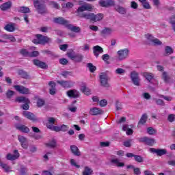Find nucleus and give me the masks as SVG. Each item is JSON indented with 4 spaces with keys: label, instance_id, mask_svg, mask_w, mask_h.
<instances>
[{
    "label": "nucleus",
    "instance_id": "1",
    "mask_svg": "<svg viewBox=\"0 0 175 175\" xmlns=\"http://www.w3.org/2000/svg\"><path fill=\"white\" fill-rule=\"evenodd\" d=\"M33 3L38 14H44L45 13H47V8H46V4H44V1L33 0Z\"/></svg>",
    "mask_w": 175,
    "mask_h": 175
},
{
    "label": "nucleus",
    "instance_id": "2",
    "mask_svg": "<svg viewBox=\"0 0 175 175\" xmlns=\"http://www.w3.org/2000/svg\"><path fill=\"white\" fill-rule=\"evenodd\" d=\"M36 39L33 40V43L36 44H46V43H50L51 38L42 36V34H38Z\"/></svg>",
    "mask_w": 175,
    "mask_h": 175
},
{
    "label": "nucleus",
    "instance_id": "3",
    "mask_svg": "<svg viewBox=\"0 0 175 175\" xmlns=\"http://www.w3.org/2000/svg\"><path fill=\"white\" fill-rule=\"evenodd\" d=\"M15 102H18V103H25L23 105H22L23 110H28V109H29L30 101L28 98L24 96H18L16 97Z\"/></svg>",
    "mask_w": 175,
    "mask_h": 175
},
{
    "label": "nucleus",
    "instance_id": "4",
    "mask_svg": "<svg viewBox=\"0 0 175 175\" xmlns=\"http://www.w3.org/2000/svg\"><path fill=\"white\" fill-rule=\"evenodd\" d=\"M100 83L102 87L109 88L110 84H109V76L105 72H101L99 75Z\"/></svg>",
    "mask_w": 175,
    "mask_h": 175
},
{
    "label": "nucleus",
    "instance_id": "5",
    "mask_svg": "<svg viewBox=\"0 0 175 175\" xmlns=\"http://www.w3.org/2000/svg\"><path fill=\"white\" fill-rule=\"evenodd\" d=\"M130 77L131 79V81L134 85H136L137 87H140V76H139V74L136 71H133L130 74Z\"/></svg>",
    "mask_w": 175,
    "mask_h": 175
},
{
    "label": "nucleus",
    "instance_id": "6",
    "mask_svg": "<svg viewBox=\"0 0 175 175\" xmlns=\"http://www.w3.org/2000/svg\"><path fill=\"white\" fill-rule=\"evenodd\" d=\"M118 54V61H124V59H126L129 56V49H124L119 50L117 53Z\"/></svg>",
    "mask_w": 175,
    "mask_h": 175
},
{
    "label": "nucleus",
    "instance_id": "7",
    "mask_svg": "<svg viewBox=\"0 0 175 175\" xmlns=\"http://www.w3.org/2000/svg\"><path fill=\"white\" fill-rule=\"evenodd\" d=\"M140 143H145L147 146L152 147L155 144V139L154 138H150L148 137H142L139 139Z\"/></svg>",
    "mask_w": 175,
    "mask_h": 175
},
{
    "label": "nucleus",
    "instance_id": "8",
    "mask_svg": "<svg viewBox=\"0 0 175 175\" xmlns=\"http://www.w3.org/2000/svg\"><path fill=\"white\" fill-rule=\"evenodd\" d=\"M57 83L59 84L63 88H72L75 85L73 81H57Z\"/></svg>",
    "mask_w": 175,
    "mask_h": 175
},
{
    "label": "nucleus",
    "instance_id": "9",
    "mask_svg": "<svg viewBox=\"0 0 175 175\" xmlns=\"http://www.w3.org/2000/svg\"><path fill=\"white\" fill-rule=\"evenodd\" d=\"M68 58H70L72 61H75V62H81L83 60V55L81 54H75L73 53H68Z\"/></svg>",
    "mask_w": 175,
    "mask_h": 175
},
{
    "label": "nucleus",
    "instance_id": "10",
    "mask_svg": "<svg viewBox=\"0 0 175 175\" xmlns=\"http://www.w3.org/2000/svg\"><path fill=\"white\" fill-rule=\"evenodd\" d=\"M14 88L19 92L20 94H23L25 95H28L29 94V89L20 85H14Z\"/></svg>",
    "mask_w": 175,
    "mask_h": 175
},
{
    "label": "nucleus",
    "instance_id": "11",
    "mask_svg": "<svg viewBox=\"0 0 175 175\" xmlns=\"http://www.w3.org/2000/svg\"><path fill=\"white\" fill-rule=\"evenodd\" d=\"M66 95L68 98H73L74 99H76L77 98H80V92L76 89L70 90L67 91Z\"/></svg>",
    "mask_w": 175,
    "mask_h": 175
},
{
    "label": "nucleus",
    "instance_id": "12",
    "mask_svg": "<svg viewBox=\"0 0 175 175\" xmlns=\"http://www.w3.org/2000/svg\"><path fill=\"white\" fill-rule=\"evenodd\" d=\"M19 157L20 153H18V150H14L13 154L12 153H8L6 155V159H8V161H16V159H18Z\"/></svg>",
    "mask_w": 175,
    "mask_h": 175
},
{
    "label": "nucleus",
    "instance_id": "13",
    "mask_svg": "<svg viewBox=\"0 0 175 175\" xmlns=\"http://www.w3.org/2000/svg\"><path fill=\"white\" fill-rule=\"evenodd\" d=\"M54 23H56V24H60L62 25H64V27H68L69 24V21L65 20L62 17H59V18H54Z\"/></svg>",
    "mask_w": 175,
    "mask_h": 175
},
{
    "label": "nucleus",
    "instance_id": "14",
    "mask_svg": "<svg viewBox=\"0 0 175 175\" xmlns=\"http://www.w3.org/2000/svg\"><path fill=\"white\" fill-rule=\"evenodd\" d=\"M150 152H154L159 157H162V155L166 154L167 150L166 149H155L154 148H150Z\"/></svg>",
    "mask_w": 175,
    "mask_h": 175
},
{
    "label": "nucleus",
    "instance_id": "15",
    "mask_svg": "<svg viewBox=\"0 0 175 175\" xmlns=\"http://www.w3.org/2000/svg\"><path fill=\"white\" fill-rule=\"evenodd\" d=\"M90 116H100V114H103V111L98 107L91 108L89 111Z\"/></svg>",
    "mask_w": 175,
    "mask_h": 175
},
{
    "label": "nucleus",
    "instance_id": "16",
    "mask_svg": "<svg viewBox=\"0 0 175 175\" xmlns=\"http://www.w3.org/2000/svg\"><path fill=\"white\" fill-rule=\"evenodd\" d=\"M23 116L27 118V120H30V121H38V118H36L35 114L29 111H24Z\"/></svg>",
    "mask_w": 175,
    "mask_h": 175
},
{
    "label": "nucleus",
    "instance_id": "17",
    "mask_svg": "<svg viewBox=\"0 0 175 175\" xmlns=\"http://www.w3.org/2000/svg\"><path fill=\"white\" fill-rule=\"evenodd\" d=\"M12 5L13 3L12 1H7L0 5V9L2 12H6V10L12 8Z\"/></svg>",
    "mask_w": 175,
    "mask_h": 175
},
{
    "label": "nucleus",
    "instance_id": "18",
    "mask_svg": "<svg viewBox=\"0 0 175 175\" xmlns=\"http://www.w3.org/2000/svg\"><path fill=\"white\" fill-rule=\"evenodd\" d=\"M79 17H81V18H85L86 20H90L91 21H93L94 13L82 12L79 14Z\"/></svg>",
    "mask_w": 175,
    "mask_h": 175
},
{
    "label": "nucleus",
    "instance_id": "19",
    "mask_svg": "<svg viewBox=\"0 0 175 175\" xmlns=\"http://www.w3.org/2000/svg\"><path fill=\"white\" fill-rule=\"evenodd\" d=\"M103 53V49L99 45H96L93 47V54L96 58L99 57V54H102Z\"/></svg>",
    "mask_w": 175,
    "mask_h": 175
},
{
    "label": "nucleus",
    "instance_id": "20",
    "mask_svg": "<svg viewBox=\"0 0 175 175\" xmlns=\"http://www.w3.org/2000/svg\"><path fill=\"white\" fill-rule=\"evenodd\" d=\"M70 148L71 152L73 154V155H75V157H80L81 155L79 148H77V146H76L75 145H71L70 146Z\"/></svg>",
    "mask_w": 175,
    "mask_h": 175
},
{
    "label": "nucleus",
    "instance_id": "21",
    "mask_svg": "<svg viewBox=\"0 0 175 175\" xmlns=\"http://www.w3.org/2000/svg\"><path fill=\"white\" fill-rule=\"evenodd\" d=\"M113 31L112 30L111 28L109 27H105L102 31H101V35L102 36L106 37V36H110L111 33H113Z\"/></svg>",
    "mask_w": 175,
    "mask_h": 175
},
{
    "label": "nucleus",
    "instance_id": "22",
    "mask_svg": "<svg viewBox=\"0 0 175 175\" xmlns=\"http://www.w3.org/2000/svg\"><path fill=\"white\" fill-rule=\"evenodd\" d=\"M114 9L116 12L119 13V14H126V8L120 5H117L114 7Z\"/></svg>",
    "mask_w": 175,
    "mask_h": 175
},
{
    "label": "nucleus",
    "instance_id": "23",
    "mask_svg": "<svg viewBox=\"0 0 175 175\" xmlns=\"http://www.w3.org/2000/svg\"><path fill=\"white\" fill-rule=\"evenodd\" d=\"M33 64H34L36 66H38V68H41L42 69H46V68H47L46 63L41 62L40 60L35 59L33 61Z\"/></svg>",
    "mask_w": 175,
    "mask_h": 175
},
{
    "label": "nucleus",
    "instance_id": "24",
    "mask_svg": "<svg viewBox=\"0 0 175 175\" xmlns=\"http://www.w3.org/2000/svg\"><path fill=\"white\" fill-rule=\"evenodd\" d=\"M66 28H68V29H70V31H72V32H75L77 33L81 31V29H80V27L74 26L70 23H68Z\"/></svg>",
    "mask_w": 175,
    "mask_h": 175
},
{
    "label": "nucleus",
    "instance_id": "25",
    "mask_svg": "<svg viewBox=\"0 0 175 175\" xmlns=\"http://www.w3.org/2000/svg\"><path fill=\"white\" fill-rule=\"evenodd\" d=\"M16 129H18V131H21V132H23V133H28L29 132V128L27 127L24 124L17 125Z\"/></svg>",
    "mask_w": 175,
    "mask_h": 175
},
{
    "label": "nucleus",
    "instance_id": "26",
    "mask_svg": "<svg viewBox=\"0 0 175 175\" xmlns=\"http://www.w3.org/2000/svg\"><path fill=\"white\" fill-rule=\"evenodd\" d=\"M111 162L113 166H117L118 167H122L125 166V164L124 163L120 162L118 159H113L111 160Z\"/></svg>",
    "mask_w": 175,
    "mask_h": 175
},
{
    "label": "nucleus",
    "instance_id": "27",
    "mask_svg": "<svg viewBox=\"0 0 175 175\" xmlns=\"http://www.w3.org/2000/svg\"><path fill=\"white\" fill-rule=\"evenodd\" d=\"M45 146L48 148H55V147H57V141H55V139H52L48 143H46Z\"/></svg>",
    "mask_w": 175,
    "mask_h": 175
},
{
    "label": "nucleus",
    "instance_id": "28",
    "mask_svg": "<svg viewBox=\"0 0 175 175\" xmlns=\"http://www.w3.org/2000/svg\"><path fill=\"white\" fill-rule=\"evenodd\" d=\"M4 29L8 32H14L16 28L14 27V23L8 24L5 26Z\"/></svg>",
    "mask_w": 175,
    "mask_h": 175
},
{
    "label": "nucleus",
    "instance_id": "29",
    "mask_svg": "<svg viewBox=\"0 0 175 175\" xmlns=\"http://www.w3.org/2000/svg\"><path fill=\"white\" fill-rule=\"evenodd\" d=\"M173 53H174L173 48H172L170 46H166L165 47V53H164L165 57L171 55V54H173Z\"/></svg>",
    "mask_w": 175,
    "mask_h": 175
},
{
    "label": "nucleus",
    "instance_id": "30",
    "mask_svg": "<svg viewBox=\"0 0 175 175\" xmlns=\"http://www.w3.org/2000/svg\"><path fill=\"white\" fill-rule=\"evenodd\" d=\"M103 19V14L99 13L97 14H93V21H100Z\"/></svg>",
    "mask_w": 175,
    "mask_h": 175
},
{
    "label": "nucleus",
    "instance_id": "31",
    "mask_svg": "<svg viewBox=\"0 0 175 175\" xmlns=\"http://www.w3.org/2000/svg\"><path fill=\"white\" fill-rule=\"evenodd\" d=\"M144 77L149 82H150L151 80H152L154 79V75H152V73H150V72L144 73Z\"/></svg>",
    "mask_w": 175,
    "mask_h": 175
},
{
    "label": "nucleus",
    "instance_id": "32",
    "mask_svg": "<svg viewBox=\"0 0 175 175\" xmlns=\"http://www.w3.org/2000/svg\"><path fill=\"white\" fill-rule=\"evenodd\" d=\"M81 91L85 94V95H91V90L90 88L85 87V86H82L81 88Z\"/></svg>",
    "mask_w": 175,
    "mask_h": 175
},
{
    "label": "nucleus",
    "instance_id": "33",
    "mask_svg": "<svg viewBox=\"0 0 175 175\" xmlns=\"http://www.w3.org/2000/svg\"><path fill=\"white\" fill-rule=\"evenodd\" d=\"M147 122V114L144 113L142 115L140 120L138 122L139 125H144V124H146Z\"/></svg>",
    "mask_w": 175,
    "mask_h": 175
},
{
    "label": "nucleus",
    "instance_id": "34",
    "mask_svg": "<svg viewBox=\"0 0 175 175\" xmlns=\"http://www.w3.org/2000/svg\"><path fill=\"white\" fill-rule=\"evenodd\" d=\"M162 79L163 80V81H165V83H169L170 80V77L169 76V75H167V72H163L162 73Z\"/></svg>",
    "mask_w": 175,
    "mask_h": 175
},
{
    "label": "nucleus",
    "instance_id": "35",
    "mask_svg": "<svg viewBox=\"0 0 175 175\" xmlns=\"http://www.w3.org/2000/svg\"><path fill=\"white\" fill-rule=\"evenodd\" d=\"M92 169L89 167H85L83 175H92Z\"/></svg>",
    "mask_w": 175,
    "mask_h": 175
},
{
    "label": "nucleus",
    "instance_id": "36",
    "mask_svg": "<svg viewBox=\"0 0 175 175\" xmlns=\"http://www.w3.org/2000/svg\"><path fill=\"white\" fill-rule=\"evenodd\" d=\"M18 75H20L23 79H29L28 73L23 70L18 71Z\"/></svg>",
    "mask_w": 175,
    "mask_h": 175
},
{
    "label": "nucleus",
    "instance_id": "37",
    "mask_svg": "<svg viewBox=\"0 0 175 175\" xmlns=\"http://www.w3.org/2000/svg\"><path fill=\"white\" fill-rule=\"evenodd\" d=\"M18 12H20V13H30L31 10L28 7H21Z\"/></svg>",
    "mask_w": 175,
    "mask_h": 175
},
{
    "label": "nucleus",
    "instance_id": "38",
    "mask_svg": "<svg viewBox=\"0 0 175 175\" xmlns=\"http://www.w3.org/2000/svg\"><path fill=\"white\" fill-rule=\"evenodd\" d=\"M62 6L63 8H66L67 9H72V8L75 6V4H73V3L71 2H68L66 3L62 4Z\"/></svg>",
    "mask_w": 175,
    "mask_h": 175
},
{
    "label": "nucleus",
    "instance_id": "39",
    "mask_svg": "<svg viewBox=\"0 0 175 175\" xmlns=\"http://www.w3.org/2000/svg\"><path fill=\"white\" fill-rule=\"evenodd\" d=\"M85 10L88 12H92L94 10V5L90 3H85Z\"/></svg>",
    "mask_w": 175,
    "mask_h": 175
},
{
    "label": "nucleus",
    "instance_id": "40",
    "mask_svg": "<svg viewBox=\"0 0 175 175\" xmlns=\"http://www.w3.org/2000/svg\"><path fill=\"white\" fill-rule=\"evenodd\" d=\"M2 169L5 170L6 173H9V172H12V167L8 165V164H2L1 165Z\"/></svg>",
    "mask_w": 175,
    "mask_h": 175
},
{
    "label": "nucleus",
    "instance_id": "41",
    "mask_svg": "<svg viewBox=\"0 0 175 175\" xmlns=\"http://www.w3.org/2000/svg\"><path fill=\"white\" fill-rule=\"evenodd\" d=\"M88 68H89V70L92 72L94 73L96 70V67L92 64V63H88Z\"/></svg>",
    "mask_w": 175,
    "mask_h": 175
},
{
    "label": "nucleus",
    "instance_id": "42",
    "mask_svg": "<svg viewBox=\"0 0 175 175\" xmlns=\"http://www.w3.org/2000/svg\"><path fill=\"white\" fill-rule=\"evenodd\" d=\"M70 163L71 166H74L75 167H77V169H80V165L77 164L75 159H71L70 160Z\"/></svg>",
    "mask_w": 175,
    "mask_h": 175
},
{
    "label": "nucleus",
    "instance_id": "43",
    "mask_svg": "<svg viewBox=\"0 0 175 175\" xmlns=\"http://www.w3.org/2000/svg\"><path fill=\"white\" fill-rule=\"evenodd\" d=\"M145 38L147 39V40L150 42V43H152L154 39H155V37H153L152 35L150 33L145 35Z\"/></svg>",
    "mask_w": 175,
    "mask_h": 175
},
{
    "label": "nucleus",
    "instance_id": "44",
    "mask_svg": "<svg viewBox=\"0 0 175 175\" xmlns=\"http://www.w3.org/2000/svg\"><path fill=\"white\" fill-rule=\"evenodd\" d=\"M13 95H14V91L13 90H8L5 93V96H7L8 99H11Z\"/></svg>",
    "mask_w": 175,
    "mask_h": 175
},
{
    "label": "nucleus",
    "instance_id": "45",
    "mask_svg": "<svg viewBox=\"0 0 175 175\" xmlns=\"http://www.w3.org/2000/svg\"><path fill=\"white\" fill-rule=\"evenodd\" d=\"M144 9H151V5H150V3H148V1H147V0L146 1H144L142 3Z\"/></svg>",
    "mask_w": 175,
    "mask_h": 175
},
{
    "label": "nucleus",
    "instance_id": "46",
    "mask_svg": "<svg viewBox=\"0 0 175 175\" xmlns=\"http://www.w3.org/2000/svg\"><path fill=\"white\" fill-rule=\"evenodd\" d=\"M152 43L154 45V46H161V44H162V42L161 40H159V39L154 38L153 40V42H152Z\"/></svg>",
    "mask_w": 175,
    "mask_h": 175
},
{
    "label": "nucleus",
    "instance_id": "47",
    "mask_svg": "<svg viewBox=\"0 0 175 175\" xmlns=\"http://www.w3.org/2000/svg\"><path fill=\"white\" fill-rule=\"evenodd\" d=\"M98 4L101 6V8H108L107 5V0L105 1V0H100L98 2Z\"/></svg>",
    "mask_w": 175,
    "mask_h": 175
},
{
    "label": "nucleus",
    "instance_id": "48",
    "mask_svg": "<svg viewBox=\"0 0 175 175\" xmlns=\"http://www.w3.org/2000/svg\"><path fill=\"white\" fill-rule=\"evenodd\" d=\"M81 12H85V6L84 4L82 6L79 7L77 10V13L79 14H81Z\"/></svg>",
    "mask_w": 175,
    "mask_h": 175
},
{
    "label": "nucleus",
    "instance_id": "49",
    "mask_svg": "<svg viewBox=\"0 0 175 175\" xmlns=\"http://www.w3.org/2000/svg\"><path fill=\"white\" fill-rule=\"evenodd\" d=\"M69 130V126L62 124L60 126V132H67Z\"/></svg>",
    "mask_w": 175,
    "mask_h": 175
},
{
    "label": "nucleus",
    "instance_id": "50",
    "mask_svg": "<svg viewBox=\"0 0 175 175\" xmlns=\"http://www.w3.org/2000/svg\"><path fill=\"white\" fill-rule=\"evenodd\" d=\"M116 75H124L125 70L123 68H118L115 70Z\"/></svg>",
    "mask_w": 175,
    "mask_h": 175
},
{
    "label": "nucleus",
    "instance_id": "51",
    "mask_svg": "<svg viewBox=\"0 0 175 175\" xmlns=\"http://www.w3.org/2000/svg\"><path fill=\"white\" fill-rule=\"evenodd\" d=\"M147 132H148V135H154V134L157 133V131H155V129H152V127L148 128Z\"/></svg>",
    "mask_w": 175,
    "mask_h": 175
},
{
    "label": "nucleus",
    "instance_id": "52",
    "mask_svg": "<svg viewBox=\"0 0 175 175\" xmlns=\"http://www.w3.org/2000/svg\"><path fill=\"white\" fill-rule=\"evenodd\" d=\"M44 100L42 98H39L37 101V106L38 107H42V106H44Z\"/></svg>",
    "mask_w": 175,
    "mask_h": 175
},
{
    "label": "nucleus",
    "instance_id": "53",
    "mask_svg": "<svg viewBox=\"0 0 175 175\" xmlns=\"http://www.w3.org/2000/svg\"><path fill=\"white\" fill-rule=\"evenodd\" d=\"M116 109L118 111L122 110V104L119 101H116Z\"/></svg>",
    "mask_w": 175,
    "mask_h": 175
},
{
    "label": "nucleus",
    "instance_id": "54",
    "mask_svg": "<svg viewBox=\"0 0 175 175\" xmlns=\"http://www.w3.org/2000/svg\"><path fill=\"white\" fill-rule=\"evenodd\" d=\"M107 3L108 8H110L111 6H116V1H114V0H107Z\"/></svg>",
    "mask_w": 175,
    "mask_h": 175
},
{
    "label": "nucleus",
    "instance_id": "55",
    "mask_svg": "<svg viewBox=\"0 0 175 175\" xmlns=\"http://www.w3.org/2000/svg\"><path fill=\"white\" fill-rule=\"evenodd\" d=\"M18 140L20 142L21 144L25 143V142H27V138H25V137H24V136L18 135Z\"/></svg>",
    "mask_w": 175,
    "mask_h": 175
},
{
    "label": "nucleus",
    "instance_id": "56",
    "mask_svg": "<svg viewBox=\"0 0 175 175\" xmlns=\"http://www.w3.org/2000/svg\"><path fill=\"white\" fill-rule=\"evenodd\" d=\"M155 102L159 106H165V102L162 99H155Z\"/></svg>",
    "mask_w": 175,
    "mask_h": 175
},
{
    "label": "nucleus",
    "instance_id": "57",
    "mask_svg": "<svg viewBox=\"0 0 175 175\" xmlns=\"http://www.w3.org/2000/svg\"><path fill=\"white\" fill-rule=\"evenodd\" d=\"M21 54L22 55H24V57H29V53L27 51V49H21Z\"/></svg>",
    "mask_w": 175,
    "mask_h": 175
},
{
    "label": "nucleus",
    "instance_id": "58",
    "mask_svg": "<svg viewBox=\"0 0 175 175\" xmlns=\"http://www.w3.org/2000/svg\"><path fill=\"white\" fill-rule=\"evenodd\" d=\"M51 5L52 8H54L55 9H59V4H58L55 1H51Z\"/></svg>",
    "mask_w": 175,
    "mask_h": 175
},
{
    "label": "nucleus",
    "instance_id": "59",
    "mask_svg": "<svg viewBox=\"0 0 175 175\" xmlns=\"http://www.w3.org/2000/svg\"><path fill=\"white\" fill-rule=\"evenodd\" d=\"M29 135L31 137H33L36 140H39V139H41V137H42V136L40 135H36V134H33L32 133H30Z\"/></svg>",
    "mask_w": 175,
    "mask_h": 175
},
{
    "label": "nucleus",
    "instance_id": "60",
    "mask_svg": "<svg viewBox=\"0 0 175 175\" xmlns=\"http://www.w3.org/2000/svg\"><path fill=\"white\" fill-rule=\"evenodd\" d=\"M167 120L170 122H173L175 120V115L174 114H170L167 117Z\"/></svg>",
    "mask_w": 175,
    "mask_h": 175
},
{
    "label": "nucleus",
    "instance_id": "61",
    "mask_svg": "<svg viewBox=\"0 0 175 175\" xmlns=\"http://www.w3.org/2000/svg\"><path fill=\"white\" fill-rule=\"evenodd\" d=\"M134 158L137 162H143V157L139 155H135Z\"/></svg>",
    "mask_w": 175,
    "mask_h": 175
},
{
    "label": "nucleus",
    "instance_id": "62",
    "mask_svg": "<svg viewBox=\"0 0 175 175\" xmlns=\"http://www.w3.org/2000/svg\"><path fill=\"white\" fill-rule=\"evenodd\" d=\"M131 8H132V9H137V8H139V5L136 1H131Z\"/></svg>",
    "mask_w": 175,
    "mask_h": 175
},
{
    "label": "nucleus",
    "instance_id": "63",
    "mask_svg": "<svg viewBox=\"0 0 175 175\" xmlns=\"http://www.w3.org/2000/svg\"><path fill=\"white\" fill-rule=\"evenodd\" d=\"M100 106H101V107H105V106H107V100H106L105 99L101 100L100 101Z\"/></svg>",
    "mask_w": 175,
    "mask_h": 175
},
{
    "label": "nucleus",
    "instance_id": "64",
    "mask_svg": "<svg viewBox=\"0 0 175 175\" xmlns=\"http://www.w3.org/2000/svg\"><path fill=\"white\" fill-rule=\"evenodd\" d=\"M131 143H132V139H129L124 142V146L125 147H131Z\"/></svg>",
    "mask_w": 175,
    "mask_h": 175
}]
</instances>
